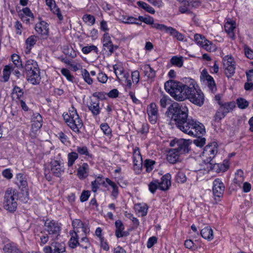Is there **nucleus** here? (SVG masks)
<instances>
[{"instance_id":"1","label":"nucleus","mask_w":253,"mask_h":253,"mask_svg":"<svg viewBox=\"0 0 253 253\" xmlns=\"http://www.w3.org/2000/svg\"><path fill=\"white\" fill-rule=\"evenodd\" d=\"M166 115L174 121L180 130L190 136H198L205 132L203 124L188 119V110L184 104L173 102L168 107Z\"/></svg>"},{"instance_id":"2","label":"nucleus","mask_w":253,"mask_h":253,"mask_svg":"<svg viewBox=\"0 0 253 253\" xmlns=\"http://www.w3.org/2000/svg\"><path fill=\"white\" fill-rule=\"evenodd\" d=\"M190 86L174 80H169L165 83V89L171 97L178 101L187 99V91Z\"/></svg>"},{"instance_id":"3","label":"nucleus","mask_w":253,"mask_h":253,"mask_svg":"<svg viewBox=\"0 0 253 253\" xmlns=\"http://www.w3.org/2000/svg\"><path fill=\"white\" fill-rule=\"evenodd\" d=\"M24 68L28 81L34 85L39 84L41 77L37 62L34 60H28L25 63Z\"/></svg>"},{"instance_id":"4","label":"nucleus","mask_w":253,"mask_h":253,"mask_svg":"<svg viewBox=\"0 0 253 253\" xmlns=\"http://www.w3.org/2000/svg\"><path fill=\"white\" fill-rule=\"evenodd\" d=\"M63 117L67 125L73 131L77 133L80 132V129L83 126V123L74 107L70 109L69 115L66 114L63 115Z\"/></svg>"},{"instance_id":"5","label":"nucleus","mask_w":253,"mask_h":253,"mask_svg":"<svg viewBox=\"0 0 253 253\" xmlns=\"http://www.w3.org/2000/svg\"><path fill=\"white\" fill-rule=\"evenodd\" d=\"M18 194L15 189L9 188L5 192L4 197V208L10 211H14L17 206Z\"/></svg>"},{"instance_id":"6","label":"nucleus","mask_w":253,"mask_h":253,"mask_svg":"<svg viewBox=\"0 0 253 253\" xmlns=\"http://www.w3.org/2000/svg\"><path fill=\"white\" fill-rule=\"evenodd\" d=\"M187 91V98L191 102L198 106L203 105L205 100L204 93L200 89H196L194 85L189 87Z\"/></svg>"},{"instance_id":"7","label":"nucleus","mask_w":253,"mask_h":253,"mask_svg":"<svg viewBox=\"0 0 253 253\" xmlns=\"http://www.w3.org/2000/svg\"><path fill=\"white\" fill-rule=\"evenodd\" d=\"M217 153V144L213 142L207 145L203 152V162L205 164H212V160Z\"/></svg>"},{"instance_id":"8","label":"nucleus","mask_w":253,"mask_h":253,"mask_svg":"<svg viewBox=\"0 0 253 253\" xmlns=\"http://www.w3.org/2000/svg\"><path fill=\"white\" fill-rule=\"evenodd\" d=\"M153 27L160 30L162 32L169 34L170 36L176 38L178 41H183L184 40V36L171 27H168L164 24H156L153 26Z\"/></svg>"},{"instance_id":"9","label":"nucleus","mask_w":253,"mask_h":253,"mask_svg":"<svg viewBox=\"0 0 253 253\" xmlns=\"http://www.w3.org/2000/svg\"><path fill=\"white\" fill-rule=\"evenodd\" d=\"M191 143L189 139H179L171 142L170 145L175 147L174 149L181 155L189 152V146Z\"/></svg>"},{"instance_id":"10","label":"nucleus","mask_w":253,"mask_h":253,"mask_svg":"<svg viewBox=\"0 0 253 253\" xmlns=\"http://www.w3.org/2000/svg\"><path fill=\"white\" fill-rule=\"evenodd\" d=\"M44 230L51 237H57L59 235L61 227L56 221L47 219L44 223Z\"/></svg>"},{"instance_id":"11","label":"nucleus","mask_w":253,"mask_h":253,"mask_svg":"<svg viewBox=\"0 0 253 253\" xmlns=\"http://www.w3.org/2000/svg\"><path fill=\"white\" fill-rule=\"evenodd\" d=\"M44 253H62L65 252V245L63 243L53 242L50 246H45Z\"/></svg>"},{"instance_id":"12","label":"nucleus","mask_w":253,"mask_h":253,"mask_svg":"<svg viewBox=\"0 0 253 253\" xmlns=\"http://www.w3.org/2000/svg\"><path fill=\"white\" fill-rule=\"evenodd\" d=\"M62 164L60 161L52 160L50 162V172L53 175L59 177L64 172Z\"/></svg>"},{"instance_id":"13","label":"nucleus","mask_w":253,"mask_h":253,"mask_svg":"<svg viewBox=\"0 0 253 253\" xmlns=\"http://www.w3.org/2000/svg\"><path fill=\"white\" fill-rule=\"evenodd\" d=\"M48 26V25L46 22L41 21L36 24L35 29L37 33L40 35L43 38H46L49 32Z\"/></svg>"},{"instance_id":"14","label":"nucleus","mask_w":253,"mask_h":253,"mask_svg":"<svg viewBox=\"0 0 253 253\" xmlns=\"http://www.w3.org/2000/svg\"><path fill=\"white\" fill-rule=\"evenodd\" d=\"M147 113L149 120L152 124H155L158 119V109L155 103H151L147 108Z\"/></svg>"},{"instance_id":"15","label":"nucleus","mask_w":253,"mask_h":253,"mask_svg":"<svg viewBox=\"0 0 253 253\" xmlns=\"http://www.w3.org/2000/svg\"><path fill=\"white\" fill-rule=\"evenodd\" d=\"M223 183L219 179H215L213 183L212 191L214 196L220 197L222 196L224 191Z\"/></svg>"},{"instance_id":"16","label":"nucleus","mask_w":253,"mask_h":253,"mask_svg":"<svg viewBox=\"0 0 253 253\" xmlns=\"http://www.w3.org/2000/svg\"><path fill=\"white\" fill-rule=\"evenodd\" d=\"M103 45L105 49V48L108 50L110 54H111L113 53L114 49L117 48V46L113 45L111 37L108 33H105L103 36L102 39Z\"/></svg>"},{"instance_id":"17","label":"nucleus","mask_w":253,"mask_h":253,"mask_svg":"<svg viewBox=\"0 0 253 253\" xmlns=\"http://www.w3.org/2000/svg\"><path fill=\"white\" fill-rule=\"evenodd\" d=\"M78 232H79V231H73L70 232L71 237L69 241V246L71 248L74 249L77 246H79L84 249H86L87 246H84L83 244H80L79 243Z\"/></svg>"},{"instance_id":"18","label":"nucleus","mask_w":253,"mask_h":253,"mask_svg":"<svg viewBox=\"0 0 253 253\" xmlns=\"http://www.w3.org/2000/svg\"><path fill=\"white\" fill-rule=\"evenodd\" d=\"M32 127L37 130L42 126V119L41 115L38 113H33L32 117Z\"/></svg>"},{"instance_id":"19","label":"nucleus","mask_w":253,"mask_h":253,"mask_svg":"<svg viewBox=\"0 0 253 253\" xmlns=\"http://www.w3.org/2000/svg\"><path fill=\"white\" fill-rule=\"evenodd\" d=\"M89 166L87 163H84L79 167L77 170V175L81 179L85 178L88 175Z\"/></svg>"},{"instance_id":"20","label":"nucleus","mask_w":253,"mask_h":253,"mask_svg":"<svg viewBox=\"0 0 253 253\" xmlns=\"http://www.w3.org/2000/svg\"><path fill=\"white\" fill-rule=\"evenodd\" d=\"M236 27V23L234 21L228 19L224 25V29L225 32L227 33L229 37L232 39H234L235 35L233 32Z\"/></svg>"},{"instance_id":"21","label":"nucleus","mask_w":253,"mask_h":253,"mask_svg":"<svg viewBox=\"0 0 253 253\" xmlns=\"http://www.w3.org/2000/svg\"><path fill=\"white\" fill-rule=\"evenodd\" d=\"M170 178V174L163 175L161 178V182H159V188L163 191L168 190L171 185Z\"/></svg>"},{"instance_id":"22","label":"nucleus","mask_w":253,"mask_h":253,"mask_svg":"<svg viewBox=\"0 0 253 253\" xmlns=\"http://www.w3.org/2000/svg\"><path fill=\"white\" fill-rule=\"evenodd\" d=\"M88 108L93 116L98 115L100 112V108L99 107V100L98 99L91 100L89 104L88 105Z\"/></svg>"},{"instance_id":"23","label":"nucleus","mask_w":253,"mask_h":253,"mask_svg":"<svg viewBox=\"0 0 253 253\" xmlns=\"http://www.w3.org/2000/svg\"><path fill=\"white\" fill-rule=\"evenodd\" d=\"M244 180L245 177L243 171L241 169H238L235 174V177L233 180L234 183L241 188Z\"/></svg>"},{"instance_id":"24","label":"nucleus","mask_w":253,"mask_h":253,"mask_svg":"<svg viewBox=\"0 0 253 253\" xmlns=\"http://www.w3.org/2000/svg\"><path fill=\"white\" fill-rule=\"evenodd\" d=\"M180 155L174 149H171L167 155V160L170 163L174 164L178 161Z\"/></svg>"},{"instance_id":"25","label":"nucleus","mask_w":253,"mask_h":253,"mask_svg":"<svg viewBox=\"0 0 253 253\" xmlns=\"http://www.w3.org/2000/svg\"><path fill=\"white\" fill-rule=\"evenodd\" d=\"M194 39L197 44L204 47L206 49L208 50L209 43L210 42L206 40L205 38L200 34H195Z\"/></svg>"},{"instance_id":"26","label":"nucleus","mask_w":253,"mask_h":253,"mask_svg":"<svg viewBox=\"0 0 253 253\" xmlns=\"http://www.w3.org/2000/svg\"><path fill=\"white\" fill-rule=\"evenodd\" d=\"M102 185L106 187L107 185L104 180H103L102 177L98 176L96 179L91 182V190L93 192H96L99 188V186Z\"/></svg>"},{"instance_id":"27","label":"nucleus","mask_w":253,"mask_h":253,"mask_svg":"<svg viewBox=\"0 0 253 253\" xmlns=\"http://www.w3.org/2000/svg\"><path fill=\"white\" fill-rule=\"evenodd\" d=\"M201 235L203 238L209 241H211L213 238V231L209 226L206 227L201 230Z\"/></svg>"},{"instance_id":"28","label":"nucleus","mask_w":253,"mask_h":253,"mask_svg":"<svg viewBox=\"0 0 253 253\" xmlns=\"http://www.w3.org/2000/svg\"><path fill=\"white\" fill-rule=\"evenodd\" d=\"M235 107V103L232 102H227L220 105V110L225 115L230 112Z\"/></svg>"},{"instance_id":"29","label":"nucleus","mask_w":253,"mask_h":253,"mask_svg":"<svg viewBox=\"0 0 253 253\" xmlns=\"http://www.w3.org/2000/svg\"><path fill=\"white\" fill-rule=\"evenodd\" d=\"M133 163L135 166L139 167L142 165V158L138 150L135 149L133 152Z\"/></svg>"},{"instance_id":"30","label":"nucleus","mask_w":253,"mask_h":253,"mask_svg":"<svg viewBox=\"0 0 253 253\" xmlns=\"http://www.w3.org/2000/svg\"><path fill=\"white\" fill-rule=\"evenodd\" d=\"M144 73L145 76L149 79H153L155 77V71L150 67L149 64L145 65L143 66Z\"/></svg>"},{"instance_id":"31","label":"nucleus","mask_w":253,"mask_h":253,"mask_svg":"<svg viewBox=\"0 0 253 253\" xmlns=\"http://www.w3.org/2000/svg\"><path fill=\"white\" fill-rule=\"evenodd\" d=\"M115 226L116 228V236L118 238L123 237L124 235L122 233V231L124 229V226L122 221L120 220H117L115 222Z\"/></svg>"},{"instance_id":"32","label":"nucleus","mask_w":253,"mask_h":253,"mask_svg":"<svg viewBox=\"0 0 253 253\" xmlns=\"http://www.w3.org/2000/svg\"><path fill=\"white\" fill-rule=\"evenodd\" d=\"M17 183L20 188L22 189L25 188L27 186V182L23 174L19 173L17 174Z\"/></svg>"},{"instance_id":"33","label":"nucleus","mask_w":253,"mask_h":253,"mask_svg":"<svg viewBox=\"0 0 253 253\" xmlns=\"http://www.w3.org/2000/svg\"><path fill=\"white\" fill-rule=\"evenodd\" d=\"M206 78L209 88L212 92H215L216 90V87L213 78L209 75H206Z\"/></svg>"},{"instance_id":"34","label":"nucleus","mask_w":253,"mask_h":253,"mask_svg":"<svg viewBox=\"0 0 253 253\" xmlns=\"http://www.w3.org/2000/svg\"><path fill=\"white\" fill-rule=\"evenodd\" d=\"M78 158V154L75 152L69 153L68 154L67 165L69 167H72L75 161Z\"/></svg>"},{"instance_id":"35","label":"nucleus","mask_w":253,"mask_h":253,"mask_svg":"<svg viewBox=\"0 0 253 253\" xmlns=\"http://www.w3.org/2000/svg\"><path fill=\"white\" fill-rule=\"evenodd\" d=\"M253 73V69L250 70L248 72H246V75L247 77L248 82L245 84L244 88L246 90H250L253 86V84L252 83H249V82L252 80V74Z\"/></svg>"},{"instance_id":"36","label":"nucleus","mask_w":253,"mask_h":253,"mask_svg":"<svg viewBox=\"0 0 253 253\" xmlns=\"http://www.w3.org/2000/svg\"><path fill=\"white\" fill-rule=\"evenodd\" d=\"M170 63L173 65L178 67H181L182 66L183 63L182 57L173 56L170 59Z\"/></svg>"},{"instance_id":"37","label":"nucleus","mask_w":253,"mask_h":253,"mask_svg":"<svg viewBox=\"0 0 253 253\" xmlns=\"http://www.w3.org/2000/svg\"><path fill=\"white\" fill-rule=\"evenodd\" d=\"M12 66L10 65H5L3 70V78L4 82H7L11 72Z\"/></svg>"},{"instance_id":"38","label":"nucleus","mask_w":253,"mask_h":253,"mask_svg":"<svg viewBox=\"0 0 253 253\" xmlns=\"http://www.w3.org/2000/svg\"><path fill=\"white\" fill-rule=\"evenodd\" d=\"M37 37L35 36H31L29 37L26 41V48L29 51L31 50L36 43Z\"/></svg>"},{"instance_id":"39","label":"nucleus","mask_w":253,"mask_h":253,"mask_svg":"<svg viewBox=\"0 0 253 253\" xmlns=\"http://www.w3.org/2000/svg\"><path fill=\"white\" fill-rule=\"evenodd\" d=\"M135 208L138 212L141 213L142 216L147 214L148 207L146 204H138L135 206Z\"/></svg>"},{"instance_id":"40","label":"nucleus","mask_w":253,"mask_h":253,"mask_svg":"<svg viewBox=\"0 0 253 253\" xmlns=\"http://www.w3.org/2000/svg\"><path fill=\"white\" fill-rule=\"evenodd\" d=\"M137 4L139 6L146 10L147 12H149L150 13L154 14L155 12L153 8H152L151 6H150L148 4L143 1H137Z\"/></svg>"},{"instance_id":"41","label":"nucleus","mask_w":253,"mask_h":253,"mask_svg":"<svg viewBox=\"0 0 253 253\" xmlns=\"http://www.w3.org/2000/svg\"><path fill=\"white\" fill-rule=\"evenodd\" d=\"M138 20H139L140 22H143L147 24H150L152 25V27H153V26L154 24H156V23H154V19L150 16H139L138 18Z\"/></svg>"},{"instance_id":"42","label":"nucleus","mask_w":253,"mask_h":253,"mask_svg":"<svg viewBox=\"0 0 253 253\" xmlns=\"http://www.w3.org/2000/svg\"><path fill=\"white\" fill-rule=\"evenodd\" d=\"M155 164V162L153 160L146 159L144 162V167L146 169V171L147 172H150L154 168V165Z\"/></svg>"},{"instance_id":"43","label":"nucleus","mask_w":253,"mask_h":253,"mask_svg":"<svg viewBox=\"0 0 253 253\" xmlns=\"http://www.w3.org/2000/svg\"><path fill=\"white\" fill-rule=\"evenodd\" d=\"M236 103L238 107L241 109L246 108L249 105L248 101L243 98H239L237 99Z\"/></svg>"},{"instance_id":"44","label":"nucleus","mask_w":253,"mask_h":253,"mask_svg":"<svg viewBox=\"0 0 253 253\" xmlns=\"http://www.w3.org/2000/svg\"><path fill=\"white\" fill-rule=\"evenodd\" d=\"M82 50L84 54H88L91 51L97 53L98 51L97 47L94 45L84 46L82 48Z\"/></svg>"},{"instance_id":"45","label":"nucleus","mask_w":253,"mask_h":253,"mask_svg":"<svg viewBox=\"0 0 253 253\" xmlns=\"http://www.w3.org/2000/svg\"><path fill=\"white\" fill-rule=\"evenodd\" d=\"M11 60L15 66L17 68L22 67V62L20 60V58L19 55L16 54H13L11 55Z\"/></svg>"},{"instance_id":"46","label":"nucleus","mask_w":253,"mask_h":253,"mask_svg":"<svg viewBox=\"0 0 253 253\" xmlns=\"http://www.w3.org/2000/svg\"><path fill=\"white\" fill-rule=\"evenodd\" d=\"M23 90L20 87L18 86H14L12 91L13 95H16V98L20 99L23 95Z\"/></svg>"},{"instance_id":"47","label":"nucleus","mask_w":253,"mask_h":253,"mask_svg":"<svg viewBox=\"0 0 253 253\" xmlns=\"http://www.w3.org/2000/svg\"><path fill=\"white\" fill-rule=\"evenodd\" d=\"M113 69L117 79H120L119 76L124 74V68L120 65H114L113 66Z\"/></svg>"},{"instance_id":"48","label":"nucleus","mask_w":253,"mask_h":253,"mask_svg":"<svg viewBox=\"0 0 253 253\" xmlns=\"http://www.w3.org/2000/svg\"><path fill=\"white\" fill-rule=\"evenodd\" d=\"M181 2H184V5L187 4L188 6L197 7L200 3L198 0H179Z\"/></svg>"},{"instance_id":"49","label":"nucleus","mask_w":253,"mask_h":253,"mask_svg":"<svg viewBox=\"0 0 253 253\" xmlns=\"http://www.w3.org/2000/svg\"><path fill=\"white\" fill-rule=\"evenodd\" d=\"M83 21L85 23H88L91 25H93L95 23V17L90 14H85L83 17Z\"/></svg>"},{"instance_id":"50","label":"nucleus","mask_w":253,"mask_h":253,"mask_svg":"<svg viewBox=\"0 0 253 253\" xmlns=\"http://www.w3.org/2000/svg\"><path fill=\"white\" fill-rule=\"evenodd\" d=\"M225 67V73L228 78L232 76L235 73V66H227Z\"/></svg>"},{"instance_id":"51","label":"nucleus","mask_w":253,"mask_h":253,"mask_svg":"<svg viewBox=\"0 0 253 253\" xmlns=\"http://www.w3.org/2000/svg\"><path fill=\"white\" fill-rule=\"evenodd\" d=\"M159 181L158 180H154L151 181L149 184V189L150 191L154 193L156 189L159 188Z\"/></svg>"},{"instance_id":"52","label":"nucleus","mask_w":253,"mask_h":253,"mask_svg":"<svg viewBox=\"0 0 253 253\" xmlns=\"http://www.w3.org/2000/svg\"><path fill=\"white\" fill-rule=\"evenodd\" d=\"M77 151L80 155H84L86 156L91 157V156L89 154L88 149L86 146H78L77 148Z\"/></svg>"},{"instance_id":"53","label":"nucleus","mask_w":253,"mask_h":253,"mask_svg":"<svg viewBox=\"0 0 253 253\" xmlns=\"http://www.w3.org/2000/svg\"><path fill=\"white\" fill-rule=\"evenodd\" d=\"M82 72V75L85 82L87 83L88 84H92V80L90 77V74L89 73V72L86 69H84Z\"/></svg>"},{"instance_id":"54","label":"nucleus","mask_w":253,"mask_h":253,"mask_svg":"<svg viewBox=\"0 0 253 253\" xmlns=\"http://www.w3.org/2000/svg\"><path fill=\"white\" fill-rule=\"evenodd\" d=\"M185 174L182 171H179L176 176V180L178 183H184L186 181Z\"/></svg>"},{"instance_id":"55","label":"nucleus","mask_w":253,"mask_h":253,"mask_svg":"<svg viewBox=\"0 0 253 253\" xmlns=\"http://www.w3.org/2000/svg\"><path fill=\"white\" fill-rule=\"evenodd\" d=\"M223 65L224 66H235V62L231 56H226L223 58Z\"/></svg>"},{"instance_id":"56","label":"nucleus","mask_w":253,"mask_h":253,"mask_svg":"<svg viewBox=\"0 0 253 253\" xmlns=\"http://www.w3.org/2000/svg\"><path fill=\"white\" fill-rule=\"evenodd\" d=\"M83 222L80 219H76L72 222V225L74 229V231H79V228H81L83 226Z\"/></svg>"},{"instance_id":"57","label":"nucleus","mask_w":253,"mask_h":253,"mask_svg":"<svg viewBox=\"0 0 253 253\" xmlns=\"http://www.w3.org/2000/svg\"><path fill=\"white\" fill-rule=\"evenodd\" d=\"M202 134L199 135L198 136H196V137H198V138L194 140V143L198 147H202L206 143V139L205 138H200V136Z\"/></svg>"},{"instance_id":"58","label":"nucleus","mask_w":253,"mask_h":253,"mask_svg":"<svg viewBox=\"0 0 253 253\" xmlns=\"http://www.w3.org/2000/svg\"><path fill=\"white\" fill-rule=\"evenodd\" d=\"M19 14H23L29 18H34L33 13L32 12L30 9L28 7H25L23 8L22 10L20 11Z\"/></svg>"},{"instance_id":"59","label":"nucleus","mask_w":253,"mask_h":253,"mask_svg":"<svg viewBox=\"0 0 253 253\" xmlns=\"http://www.w3.org/2000/svg\"><path fill=\"white\" fill-rule=\"evenodd\" d=\"M100 128L105 134L108 136L111 135V129L107 124H101Z\"/></svg>"},{"instance_id":"60","label":"nucleus","mask_w":253,"mask_h":253,"mask_svg":"<svg viewBox=\"0 0 253 253\" xmlns=\"http://www.w3.org/2000/svg\"><path fill=\"white\" fill-rule=\"evenodd\" d=\"M62 74L64 76L66 79L69 81H72L73 80V76L70 74V72L69 70L65 68L62 69L61 71Z\"/></svg>"},{"instance_id":"61","label":"nucleus","mask_w":253,"mask_h":253,"mask_svg":"<svg viewBox=\"0 0 253 253\" xmlns=\"http://www.w3.org/2000/svg\"><path fill=\"white\" fill-rule=\"evenodd\" d=\"M51 10L54 14L57 15L59 20L60 21L63 20V17L61 13L60 9L58 7H57L56 5H54L53 8H51Z\"/></svg>"},{"instance_id":"62","label":"nucleus","mask_w":253,"mask_h":253,"mask_svg":"<svg viewBox=\"0 0 253 253\" xmlns=\"http://www.w3.org/2000/svg\"><path fill=\"white\" fill-rule=\"evenodd\" d=\"M140 74L137 70H135L131 73L132 81L133 83L137 84L139 81Z\"/></svg>"},{"instance_id":"63","label":"nucleus","mask_w":253,"mask_h":253,"mask_svg":"<svg viewBox=\"0 0 253 253\" xmlns=\"http://www.w3.org/2000/svg\"><path fill=\"white\" fill-rule=\"evenodd\" d=\"M170 100L168 96L164 95L161 98L160 101V104L162 108H166L168 104V101H170Z\"/></svg>"},{"instance_id":"64","label":"nucleus","mask_w":253,"mask_h":253,"mask_svg":"<svg viewBox=\"0 0 253 253\" xmlns=\"http://www.w3.org/2000/svg\"><path fill=\"white\" fill-rule=\"evenodd\" d=\"M97 79L99 82L105 83L107 81L108 77L105 74L101 72L98 74Z\"/></svg>"}]
</instances>
